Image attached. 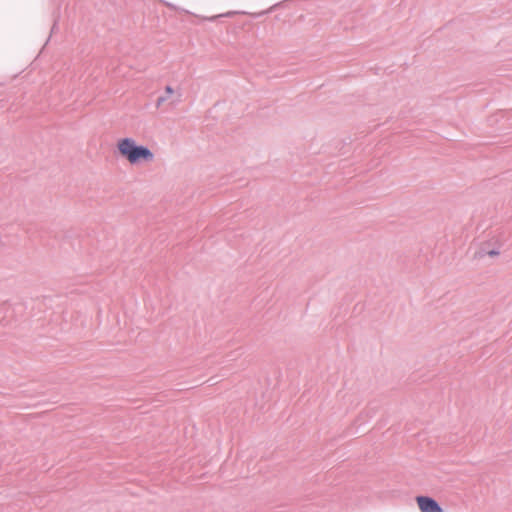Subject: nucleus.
Here are the masks:
<instances>
[{
	"instance_id": "obj_5",
	"label": "nucleus",
	"mask_w": 512,
	"mask_h": 512,
	"mask_svg": "<svg viewBox=\"0 0 512 512\" xmlns=\"http://www.w3.org/2000/svg\"><path fill=\"white\" fill-rule=\"evenodd\" d=\"M55 26H56L55 24L52 26V28H51V30H50V33H53V32H54V30H55Z\"/></svg>"
},
{
	"instance_id": "obj_4",
	"label": "nucleus",
	"mask_w": 512,
	"mask_h": 512,
	"mask_svg": "<svg viewBox=\"0 0 512 512\" xmlns=\"http://www.w3.org/2000/svg\"><path fill=\"white\" fill-rule=\"evenodd\" d=\"M232 14H233L232 12H229V13H226V14H222V15L214 16V17L210 18V20H214V19H216V18H218V17L230 16V15H232Z\"/></svg>"
},
{
	"instance_id": "obj_3",
	"label": "nucleus",
	"mask_w": 512,
	"mask_h": 512,
	"mask_svg": "<svg viewBox=\"0 0 512 512\" xmlns=\"http://www.w3.org/2000/svg\"><path fill=\"white\" fill-rule=\"evenodd\" d=\"M457 23H458L457 20L450 21L448 23V27L447 28H449V29H458Z\"/></svg>"
},
{
	"instance_id": "obj_1",
	"label": "nucleus",
	"mask_w": 512,
	"mask_h": 512,
	"mask_svg": "<svg viewBox=\"0 0 512 512\" xmlns=\"http://www.w3.org/2000/svg\"><path fill=\"white\" fill-rule=\"evenodd\" d=\"M117 149L121 157L131 165L140 162H150L154 159L153 153L145 146L137 145L132 138H121L117 142Z\"/></svg>"
},
{
	"instance_id": "obj_2",
	"label": "nucleus",
	"mask_w": 512,
	"mask_h": 512,
	"mask_svg": "<svg viewBox=\"0 0 512 512\" xmlns=\"http://www.w3.org/2000/svg\"><path fill=\"white\" fill-rule=\"evenodd\" d=\"M416 503L420 512H444L441 506L428 496H417Z\"/></svg>"
}]
</instances>
